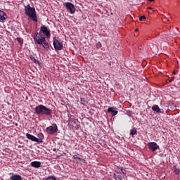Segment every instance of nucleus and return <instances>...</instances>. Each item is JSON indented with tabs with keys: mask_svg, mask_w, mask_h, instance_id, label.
Listing matches in <instances>:
<instances>
[{
	"mask_svg": "<svg viewBox=\"0 0 180 180\" xmlns=\"http://www.w3.org/2000/svg\"><path fill=\"white\" fill-rule=\"evenodd\" d=\"M35 113H37V115H39L40 116H51V113L53 112V110H51L50 108L46 107L44 105H37L35 108Z\"/></svg>",
	"mask_w": 180,
	"mask_h": 180,
	"instance_id": "f257e3e1",
	"label": "nucleus"
},
{
	"mask_svg": "<svg viewBox=\"0 0 180 180\" xmlns=\"http://www.w3.org/2000/svg\"><path fill=\"white\" fill-rule=\"evenodd\" d=\"M25 13L27 16L33 20L34 22H37V15H36V9L34 7H31L30 5L25 6Z\"/></svg>",
	"mask_w": 180,
	"mask_h": 180,
	"instance_id": "f03ea898",
	"label": "nucleus"
},
{
	"mask_svg": "<svg viewBox=\"0 0 180 180\" xmlns=\"http://www.w3.org/2000/svg\"><path fill=\"white\" fill-rule=\"evenodd\" d=\"M34 39L36 41L37 44H43L44 40H46V37L41 32L37 33Z\"/></svg>",
	"mask_w": 180,
	"mask_h": 180,
	"instance_id": "7ed1b4c3",
	"label": "nucleus"
},
{
	"mask_svg": "<svg viewBox=\"0 0 180 180\" xmlns=\"http://www.w3.org/2000/svg\"><path fill=\"white\" fill-rule=\"evenodd\" d=\"M58 130L57 124H53L51 126L46 128V133H48V134H54V133H57Z\"/></svg>",
	"mask_w": 180,
	"mask_h": 180,
	"instance_id": "20e7f679",
	"label": "nucleus"
},
{
	"mask_svg": "<svg viewBox=\"0 0 180 180\" xmlns=\"http://www.w3.org/2000/svg\"><path fill=\"white\" fill-rule=\"evenodd\" d=\"M148 146L149 150H151L153 153L157 151V150L160 148V146H158V144H157L155 142H150L148 143Z\"/></svg>",
	"mask_w": 180,
	"mask_h": 180,
	"instance_id": "39448f33",
	"label": "nucleus"
},
{
	"mask_svg": "<svg viewBox=\"0 0 180 180\" xmlns=\"http://www.w3.org/2000/svg\"><path fill=\"white\" fill-rule=\"evenodd\" d=\"M65 6L68 11H70V13H75V7L74 6V4L68 2L65 4Z\"/></svg>",
	"mask_w": 180,
	"mask_h": 180,
	"instance_id": "423d86ee",
	"label": "nucleus"
},
{
	"mask_svg": "<svg viewBox=\"0 0 180 180\" xmlns=\"http://www.w3.org/2000/svg\"><path fill=\"white\" fill-rule=\"evenodd\" d=\"M26 137L29 140H31V141H35V143H37V141H41L40 139H39V138H37L34 135H32V134H30L29 133L26 134Z\"/></svg>",
	"mask_w": 180,
	"mask_h": 180,
	"instance_id": "0eeeda50",
	"label": "nucleus"
},
{
	"mask_svg": "<svg viewBox=\"0 0 180 180\" xmlns=\"http://www.w3.org/2000/svg\"><path fill=\"white\" fill-rule=\"evenodd\" d=\"M40 30L44 34H45L46 37H49V36H50V31H49L47 27H46L45 25L41 26Z\"/></svg>",
	"mask_w": 180,
	"mask_h": 180,
	"instance_id": "6e6552de",
	"label": "nucleus"
},
{
	"mask_svg": "<svg viewBox=\"0 0 180 180\" xmlns=\"http://www.w3.org/2000/svg\"><path fill=\"white\" fill-rule=\"evenodd\" d=\"M53 46H63V42L58 37H53Z\"/></svg>",
	"mask_w": 180,
	"mask_h": 180,
	"instance_id": "1a4fd4ad",
	"label": "nucleus"
},
{
	"mask_svg": "<svg viewBox=\"0 0 180 180\" xmlns=\"http://www.w3.org/2000/svg\"><path fill=\"white\" fill-rule=\"evenodd\" d=\"M71 126L73 129V130H77L79 129V124H78V120H75L72 121Z\"/></svg>",
	"mask_w": 180,
	"mask_h": 180,
	"instance_id": "9d476101",
	"label": "nucleus"
},
{
	"mask_svg": "<svg viewBox=\"0 0 180 180\" xmlns=\"http://www.w3.org/2000/svg\"><path fill=\"white\" fill-rule=\"evenodd\" d=\"M31 167H33L34 168H40V167H41V162L39 161L32 162Z\"/></svg>",
	"mask_w": 180,
	"mask_h": 180,
	"instance_id": "9b49d317",
	"label": "nucleus"
},
{
	"mask_svg": "<svg viewBox=\"0 0 180 180\" xmlns=\"http://www.w3.org/2000/svg\"><path fill=\"white\" fill-rule=\"evenodd\" d=\"M108 113H111L112 116H116V115H117V113H119V112L117 110H113V108L110 107L108 109Z\"/></svg>",
	"mask_w": 180,
	"mask_h": 180,
	"instance_id": "f8f14e48",
	"label": "nucleus"
},
{
	"mask_svg": "<svg viewBox=\"0 0 180 180\" xmlns=\"http://www.w3.org/2000/svg\"><path fill=\"white\" fill-rule=\"evenodd\" d=\"M6 20V13L0 10V22H5Z\"/></svg>",
	"mask_w": 180,
	"mask_h": 180,
	"instance_id": "ddd939ff",
	"label": "nucleus"
},
{
	"mask_svg": "<svg viewBox=\"0 0 180 180\" xmlns=\"http://www.w3.org/2000/svg\"><path fill=\"white\" fill-rule=\"evenodd\" d=\"M152 110L154 111V113H161V109L158 106V105H154L152 107Z\"/></svg>",
	"mask_w": 180,
	"mask_h": 180,
	"instance_id": "4468645a",
	"label": "nucleus"
},
{
	"mask_svg": "<svg viewBox=\"0 0 180 180\" xmlns=\"http://www.w3.org/2000/svg\"><path fill=\"white\" fill-rule=\"evenodd\" d=\"M11 180H22V176L18 175V174H12L10 176Z\"/></svg>",
	"mask_w": 180,
	"mask_h": 180,
	"instance_id": "2eb2a0df",
	"label": "nucleus"
},
{
	"mask_svg": "<svg viewBox=\"0 0 180 180\" xmlns=\"http://www.w3.org/2000/svg\"><path fill=\"white\" fill-rule=\"evenodd\" d=\"M38 50H39V51H41V53H43L44 51H49V50H50V46H40V48H38Z\"/></svg>",
	"mask_w": 180,
	"mask_h": 180,
	"instance_id": "dca6fc26",
	"label": "nucleus"
},
{
	"mask_svg": "<svg viewBox=\"0 0 180 180\" xmlns=\"http://www.w3.org/2000/svg\"><path fill=\"white\" fill-rule=\"evenodd\" d=\"M30 58L32 61H33V63H34V64H37V65H40V62L39 61V60L36 59V58L33 56H30Z\"/></svg>",
	"mask_w": 180,
	"mask_h": 180,
	"instance_id": "f3484780",
	"label": "nucleus"
},
{
	"mask_svg": "<svg viewBox=\"0 0 180 180\" xmlns=\"http://www.w3.org/2000/svg\"><path fill=\"white\" fill-rule=\"evenodd\" d=\"M38 140H41V141H37V143H43V139H44V135L42 133L38 134Z\"/></svg>",
	"mask_w": 180,
	"mask_h": 180,
	"instance_id": "a211bd4d",
	"label": "nucleus"
},
{
	"mask_svg": "<svg viewBox=\"0 0 180 180\" xmlns=\"http://www.w3.org/2000/svg\"><path fill=\"white\" fill-rule=\"evenodd\" d=\"M73 158L75 160V161H77V162H81V161H82V158L78 157V155H75Z\"/></svg>",
	"mask_w": 180,
	"mask_h": 180,
	"instance_id": "6ab92c4d",
	"label": "nucleus"
},
{
	"mask_svg": "<svg viewBox=\"0 0 180 180\" xmlns=\"http://www.w3.org/2000/svg\"><path fill=\"white\" fill-rule=\"evenodd\" d=\"M130 134L131 136H136L137 134V129L136 128H133L130 130Z\"/></svg>",
	"mask_w": 180,
	"mask_h": 180,
	"instance_id": "aec40b11",
	"label": "nucleus"
},
{
	"mask_svg": "<svg viewBox=\"0 0 180 180\" xmlns=\"http://www.w3.org/2000/svg\"><path fill=\"white\" fill-rule=\"evenodd\" d=\"M68 117H69V122H74V120H77L76 119H75V116H74V115H68Z\"/></svg>",
	"mask_w": 180,
	"mask_h": 180,
	"instance_id": "412c9836",
	"label": "nucleus"
},
{
	"mask_svg": "<svg viewBox=\"0 0 180 180\" xmlns=\"http://www.w3.org/2000/svg\"><path fill=\"white\" fill-rule=\"evenodd\" d=\"M56 51H60V50H63V46H53Z\"/></svg>",
	"mask_w": 180,
	"mask_h": 180,
	"instance_id": "4be33fe9",
	"label": "nucleus"
},
{
	"mask_svg": "<svg viewBox=\"0 0 180 180\" xmlns=\"http://www.w3.org/2000/svg\"><path fill=\"white\" fill-rule=\"evenodd\" d=\"M174 172H175L176 175H179V174H180V169L176 167H174Z\"/></svg>",
	"mask_w": 180,
	"mask_h": 180,
	"instance_id": "5701e85b",
	"label": "nucleus"
},
{
	"mask_svg": "<svg viewBox=\"0 0 180 180\" xmlns=\"http://www.w3.org/2000/svg\"><path fill=\"white\" fill-rule=\"evenodd\" d=\"M45 180H57V178L55 176H49Z\"/></svg>",
	"mask_w": 180,
	"mask_h": 180,
	"instance_id": "b1692460",
	"label": "nucleus"
},
{
	"mask_svg": "<svg viewBox=\"0 0 180 180\" xmlns=\"http://www.w3.org/2000/svg\"><path fill=\"white\" fill-rule=\"evenodd\" d=\"M17 41L22 46L23 44V39L22 38H17Z\"/></svg>",
	"mask_w": 180,
	"mask_h": 180,
	"instance_id": "393cba45",
	"label": "nucleus"
},
{
	"mask_svg": "<svg viewBox=\"0 0 180 180\" xmlns=\"http://www.w3.org/2000/svg\"><path fill=\"white\" fill-rule=\"evenodd\" d=\"M143 19L146 20V19H147V18H146L145 15H142V16L139 17V20L141 21V20H143Z\"/></svg>",
	"mask_w": 180,
	"mask_h": 180,
	"instance_id": "a878e982",
	"label": "nucleus"
},
{
	"mask_svg": "<svg viewBox=\"0 0 180 180\" xmlns=\"http://www.w3.org/2000/svg\"><path fill=\"white\" fill-rule=\"evenodd\" d=\"M122 175H118L117 176V178L116 179V180H122Z\"/></svg>",
	"mask_w": 180,
	"mask_h": 180,
	"instance_id": "bb28decb",
	"label": "nucleus"
},
{
	"mask_svg": "<svg viewBox=\"0 0 180 180\" xmlns=\"http://www.w3.org/2000/svg\"><path fill=\"white\" fill-rule=\"evenodd\" d=\"M81 103L85 105V101L82 100V98H81Z\"/></svg>",
	"mask_w": 180,
	"mask_h": 180,
	"instance_id": "cd10ccee",
	"label": "nucleus"
},
{
	"mask_svg": "<svg viewBox=\"0 0 180 180\" xmlns=\"http://www.w3.org/2000/svg\"><path fill=\"white\" fill-rule=\"evenodd\" d=\"M148 9H149V11H154V8H151V7H149Z\"/></svg>",
	"mask_w": 180,
	"mask_h": 180,
	"instance_id": "c85d7f7f",
	"label": "nucleus"
},
{
	"mask_svg": "<svg viewBox=\"0 0 180 180\" xmlns=\"http://www.w3.org/2000/svg\"><path fill=\"white\" fill-rule=\"evenodd\" d=\"M149 2H154V0H148Z\"/></svg>",
	"mask_w": 180,
	"mask_h": 180,
	"instance_id": "c756f323",
	"label": "nucleus"
},
{
	"mask_svg": "<svg viewBox=\"0 0 180 180\" xmlns=\"http://www.w3.org/2000/svg\"><path fill=\"white\" fill-rule=\"evenodd\" d=\"M53 151H56L57 149H56V148H54L53 149Z\"/></svg>",
	"mask_w": 180,
	"mask_h": 180,
	"instance_id": "7c9ffc66",
	"label": "nucleus"
},
{
	"mask_svg": "<svg viewBox=\"0 0 180 180\" xmlns=\"http://www.w3.org/2000/svg\"><path fill=\"white\" fill-rule=\"evenodd\" d=\"M135 32H139V29L136 28V29L135 30Z\"/></svg>",
	"mask_w": 180,
	"mask_h": 180,
	"instance_id": "2f4dec72",
	"label": "nucleus"
},
{
	"mask_svg": "<svg viewBox=\"0 0 180 180\" xmlns=\"http://www.w3.org/2000/svg\"><path fill=\"white\" fill-rule=\"evenodd\" d=\"M109 65H112V62H110Z\"/></svg>",
	"mask_w": 180,
	"mask_h": 180,
	"instance_id": "473e14b6",
	"label": "nucleus"
},
{
	"mask_svg": "<svg viewBox=\"0 0 180 180\" xmlns=\"http://www.w3.org/2000/svg\"><path fill=\"white\" fill-rule=\"evenodd\" d=\"M115 44H118V46H120V44H119V43H115Z\"/></svg>",
	"mask_w": 180,
	"mask_h": 180,
	"instance_id": "72a5a7b5",
	"label": "nucleus"
},
{
	"mask_svg": "<svg viewBox=\"0 0 180 180\" xmlns=\"http://www.w3.org/2000/svg\"><path fill=\"white\" fill-rule=\"evenodd\" d=\"M173 74H174V75H175V74H176V73L175 72V71H174V72H173Z\"/></svg>",
	"mask_w": 180,
	"mask_h": 180,
	"instance_id": "f704fd0d",
	"label": "nucleus"
},
{
	"mask_svg": "<svg viewBox=\"0 0 180 180\" xmlns=\"http://www.w3.org/2000/svg\"><path fill=\"white\" fill-rule=\"evenodd\" d=\"M51 49H52V50H54V48H53V46H51Z\"/></svg>",
	"mask_w": 180,
	"mask_h": 180,
	"instance_id": "c9c22d12",
	"label": "nucleus"
}]
</instances>
